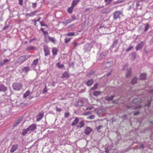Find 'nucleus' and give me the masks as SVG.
Listing matches in <instances>:
<instances>
[{
    "mask_svg": "<svg viewBox=\"0 0 153 153\" xmlns=\"http://www.w3.org/2000/svg\"><path fill=\"white\" fill-rule=\"evenodd\" d=\"M142 101L141 99L139 98L134 99L133 100L132 102L135 105L132 106L127 105L126 106V107L128 109L132 108L133 109H135L139 108L140 107L139 105Z\"/></svg>",
    "mask_w": 153,
    "mask_h": 153,
    "instance_id": "nucleus-1",
    "label": "nucleus"
},
{
    "mask_svg": "<svg viewBox=\"0 0 153 153\" xmlns=\"http://www.w3.org/2000/svg\"><path fill=\"white\" fill-rule=\"evenodd\" d=\"M12 87L13 89L16 91H19L22 88V85L19 83H15L13 84Z\"/></svg>",
    "mask_w": 153,
    "mask_h": 153,
    "instance_id": "nucleus-2",
    "label": "nucleus"
},
{
    "mask_svg": "<svg viewBox=\"0 0 153 153\" xmlns=\"http://www.w3.org/2000/svg\"><path fill=\"white\" fill-rule=\"evenodd\" d=\"M123 15L122 12L120 11H115L113 14V18L114 20L120 19V16Z\"/></svg>",
    "mask_w": 153,
    "mask_h": 153,
    "instance_id": "nucleus-3",
    "label": "nucleus"
},
{
    "mask_svg": "<svg viewBox=\"0 0 153 153\" xmlns=\"http://www.w3.org/2000/svg\"><path fill=\"white\" fill-rule=\"evenodd\" d=\"M26 59V57L25 56H22L19 58L16 61V63L19 64H21L25 62Z\"/></svg>",
    "mask_w": 153,
    "mask_h": 153,
    "instance_id": "nucleus-4",
    "label": "nucleus"
},
{
    "mask_svg": "<svg viewBox=\"0 0 153 153\" xmlns=\"http://www.w3.org/2000/svg\"><path fill=\"white\" fill-rule=\"evenodd\" d=\"M23 119V117H19L16 120V122L14 123L13 125V127H16L22 121Z\"/></svg>",
    "mask_w": 153,
    "mask_h": 153,
    "instance_id": "nucleus-5",
    "label": "nucleus"
},
{
    "mask_svg": "<svg viewBox=\"0 0 153 153\" xmlns=\"http://www.w3.org/2000/svg\"><path fill=\"white\" fill-rule=\"evenodd\" d=\"M44 36V41L46 43L48 42V38L49 36L48 35V33L47 31H43V33Z\"/></svg>",
    "mask_w": 153,
    "mask_h": 153,
    "instance_id": "nucleus-6",
    "label": "nucleus"
},
{
    "mask_svg": "<svg viewBox=\"0 0 153 153\" xmlns=\"http://www.w3.org/2000/svg\"><path fill=\"white\" fill-rule=\"evenodd\" d=\"M7 90V88L2 84H0V92H5Z\"/></svg>",
    "mask_w": 153,
    "mask_h": 153,
    "instance_id": "nucleus-7",
    "label": "nucleus"
},
{
    "mask_svg": "<svg viewBox=\"0 0 153 153\" xmlns=\"http://www.w3.org/2000/svg\"><path fill=\"white\" fill-rule=\"evenodd\" d=\"M44 51L45 56H47L49 54L50 51L47 46H44Z\"/></svg>",
    "mask_w": 153,
    "mask_h": 153,
    "instance_id": "nucleus-8",
    "label": "nucleus"
},
{
    "mask_svg": "<svg viewBox=\"0 0 153 153\" xmlns=\"http://www.w3.org/2000/svg\"><path fill=\"white\" fill-rule=\"evenodd\" d=\"M69 77V75L67 71H65L62 74V78H65L68 79Z\"/></svg>",
    "mask_w": 153,
    "mask_h": 153,
    "instance_id": "nucleus-9",
    "label": "nucleus"
},
{
    "mask_svg": "<svg viewBox=\"0 0 153 153\" xmlns=\"http://www.w3.org/2000/svg\"><path fill=\"white\" fill-rule=\"evenodd\" d=\"M39 60L38 59H34L31 64L32 66L33 67L37 66L39 64Z\"/></svg>",
    "mask_w": 153,
    "mask_h": 153,
    "instance_id": "nucleus-10",
    "label": "nucleus"
},
{
    "mask_svg": "<svg viewBox=\"0 0 153 153\" xmlns=\"http://www.w3.org/2000/svg\"><path fill=\"white\" fill-rule=\"evenodd\" d=\"M18 145L16 144L13 145L11 148V149L10 150V152L11 153L14 152L18 149Z\"/></svg>",
    "mask_w": 153,
    "mask_h": 153,
    "instance_id": "nucleus-11",
    "label": "nucleus"
},
{
    "mask_svg": "<svg viewBox=\"0 0 153 153\" xmlns=\"http://www.w3.org/2000/svg\"><path fill=\"white\" fill-rule=\"evenodd\" d=\"M92 131V129L89 127H87L85 130V133L86 134L89 135Z\"/></svg>",
    "mask_w": 153,
    "mask_h": 153,
    "instance_id": "nucleus-12",
    "label": "nucleus"
},
{
    "mask_svg": "<svg viewBox=\"0 0 153 153\" xmlns=\"http://www.w3.org/2000/svg\"><path fill=\"white\" fill-rule=\"evenodd\" d=\"M29 70V68H22L21 70H20V69H19V71L21 73H26Z\"/></svg>",
    "mask_w": 153,
    "mask_h": 153,
    "instance_id": "nucleus-13",
    "label": "nucleus"
},
{
    "mask_svg": "<svg viewBox=\"0 0 153 153\" xmlns=\"http://www.w3.org/2000/svg\"><path fill=\"white\" fill-rule=\"evenodd\" d=\"M28 129L29 131H33L36 128V127L35 124H32L28 128Z\"/></svg>",
    "mask_w": 153,
    "mask_h": 153,
    "instance_id": "nucleus-14",
    "label": "nucleus"
},
{
    "mask_svg": "<svg viewBox=\"0 0 153 153\" xmlns=\"http://www.w3.org/2000/svg\"><path fill=\"white\" fill-rule=\"evenodd\" d=\"M131 69L130 68L127 71L126 75V77L128 78L131 77Z\"/></svg>",
    "mask_w": 153,
    "mask_h": 153,
    "instance_id": "nucleus-15",
    "label": "nucleus"
},
{
    "mask_svg": "<svg viewBox=\"0 0 153 153\" xmlns=\"http://www.w3.org/2000/svg\"><path fill=\"white\" fill-rule=\"evenodd\" d=\"M84 121L82 120L79 122V124L77 125L76 127L77 128H81L84 127Z\"/></svg>",
    "mask_w": 153,
    "mask_h": 153,
    "instance_id": "nucleus-16",
    "label": "nucleus"
},
{
    "mask_svg": "<svg viewBox=\"0 0 153 153\" xmlns=\"http://www.w3.org/2000/svg\"><path fill=\"white\" fill-rule=\"evenodd\" d=\"M79 119L78 117H76L75 119L71 123L72 126H74L76 125L79 122Z\"/></svg>",
    "mask_w": 153,
    "mask_h": 153,
    "instance_id": "nucleus-17",
    "label": "nucleus"
},
{
    "mask_svg": "<svg viewBox=\"0 0 153 153\" xmlns=\"http://www.w3.org/2000/svg\"><path fill=\"white\" fill-rule=\"evenodd\" d=\"M43 114L39 113L36 117L37 121H39L43 118Z\"/></svg>",
    "mask_w": 153,
    "mask_h": 153,
    "instance_id": "nucleus-18",
    "label": "nucleus"
},
{
    "mask_svg": "<svg viewBox=\"0 0 153 153\" xmlns=\"http://www.w3.org/2000/svg\"><path fill=\"white\" fill-rule=\"evenodd\" d=\"M37 12L36 11H35L33 12H32L30 13H27L26 14V16L31 17L34 16L35 14Z\"/></svg>",
    "mask_w": 153,
    "mask_h": 153,
    "instance_id": "nucleus-19",
    "label": "nucleus"
},
{
    "mask_svg": "<svg viewBox=\"0 0 153 153\" xmlns=\"http://www.w3.org/2000/svg\"><path fill=\"white\" fill-rule=\"evenodd\" d=\"M143 42H142L140 44H139L136 47V50L138 51V50L141 49L143 47Z\"/></svg>",
    "mask_w": 153,
    "mask_h": 153,
    "instance_id": "nucleus-20",
    "label": "nucleus"
},
{
    "mask_svg": "<svg viewBox=\"0 0 153 153\" xmlns=\"http://www.w3.org/2000/svg\"><path fill=\"white\" fill-rule=\"evenodd\" d=\"M114 97L115 96L114 95H112L110 97L106 96L105 97V100L109 101L112 100Z\"/></svg>",
    "mask_w": 153,
    "mask_h": 153,
    "instance_id": "nucleus-21",
    "label": "nucleus"
},
{
    "mask_svg": "<svg viewBox=\"0 0 153 153\" xmlns=\"http://www.w3.org/2000/svg\"><path fill=\"white\" fill-rule=\"evenodd\" d=\"M48 42L49 41L52 42L53 44H55L56 40L55 39L52 37H50V36L48 38Z\"/></svg>",
    "mask_w": 153,
    "mask_h": 153,
    "instance_id": "nucleus-22",
    "label": "nucleus"
},
{
    "mask_svg": "<svg viewBox=\"0 0 153 153\" xmlns=\"http://www.w3.org/2000/svg\"><path fill=\"white\" fill-rule=\"evenodd\" d=\"M77 104L79 106H81L84 105V100H79L77 102Z\"/></svg>",
    "mask_w": 153,
    "mask_h": 153,
    "instance_id": "nucleus-23",
    "label": "nucleus"
},
{
    "mask_svg": "<svg viewBox=\"0 0 153 153\" xmlns=\"http://www.w3.org/2000/svg\"><path fill=\"white\" fill-rule=\"evenodd\" d=\"M94 82V81L93 79H91L88 81L86 82V85L88 86H91L93 84Z\"/></svg>",
    "mask_w": 153,
    "mask_h": 153,
    "instance_id": "nucleus-24",
    "label": "nucleus"
},
{
    "mask_svg": "<svg viewBox=\"0 0 153 153\" xmlns=\"http://www.w3.org/2000/svg\"><path fill=\"white\" fill-rule=\"evenodd\" d=\"M131 59L132 60H134L136 57V54L135 53L133 52L130 54Z\"/></svg>",
    "mask_w": 153,
    "mask_h": 153,
    "instance_id": "nucleus-25",
    "label": "nucleus"
},
{
    "mask_svg": "<svg viewBox=\"0 0 153 153\" xmlns=\"http://www.w3.org/2000/svg\"><path fill=\"white\" fill-rule=\"evenodd\" d=\"M146 74H142L140 76V78L141 79L144 80L146 79Z\"/></svg>",
    "mask_w": 153,
    "mask_h": 153,
    "instance_id": "nucleus-26",
    "label": "nucleus"
},
{
    "mask_svg": "<svg viewBox=\"0 0 153 153\" xmlns=\"http://www.w3.org/2000/svg\"><path fill=\"white\" fill-rule=\"evenodd\" d=\"M79 1V0H74L73 1L72 3V5L74 7L78 4V3Z\"/></svg>",
    "mask_w": 153,
    "mask_h": 153,
    "instance_id": "nucleus-27",
    "label": "nucleus"
},
{
    "mask_svg": "<svg viewBox=\"0 0 153 153\" xmlns=\"http://www.w3.org/2000/svg\"><path fill=\"white\" fill-rule=\"evenodd\" d=\"M57 49L56 48H53L52 49V52L53 55H56L57 54Z\"/></svg>",
    "mask_w": 153,
    "mask_h": 153,
    "instance_id": "nucleus-28",
    "label": "nucleus"
},
{
    "mask_svg": "<svg viewBox=\"0 0 153 153\" xmlns=\"http://www.w3.org/2000/svg\"><path fill=\"white\" fill-rule=\"evenodd\" d=\"M137 78L135 77L132 79L131 83L132 84H136L137 82Z\"/></svg>",
    "mask_w": 153,
    "mask_h": 153,
    "instance_id": "nucleus-29",
    "label": "nucleus"
},
{
    "mask_svg": "<svg viewBox=\"0 0 153 153\" xmlns=\"http://www.w3.org/2000/svg\"><path fill=\"white\" fill-rule=\"evenodd\" d=\"M36 49V48L35 47L30 46L27 47L26 49V50L29 51L32 50H35Z\"/></svg>",
    "mask_w": 153,
    "mask_h": 153,
    "instance_id": "nucleus-30",
    "label": "nucleus"
},
{
    "mask_svg": "<svg viewBox=\"0 0 153 153\" xmlns=\"http://www.w3.org/2000/svg\"><path fill=\"white\" fill-rule=\"evenodd\" d=\"M74 9V7L71 6L70 7H69L68 9V12L70 13H71L72 12V11Z\"/></svg>",
    "mask_w": 153,
    "mask_h": 153,
    "instance_id": "nucleus-31",
    "label": "nucleus"
},
{
    "mask_svg": "<svg viewBox=\"0 0 153 153\" xmlns=\"http://www.w3.org/2000/svg\"><path fill=\"white\" fill-rule=\"evenodd\" d=\"M30 94V91H27L23 95V97L25 98Z\"/></svg>",
    "mask_w": 153,
    "mask_h": 153,
    "instance_id": "nucleus-32",
    "label": "nucleus"
},
{
    "mask_svg": "<svg viewBox=\"0 0 153 153\" xmlns=\"http://www.w3.org/2000/svg\"><path fill=\"white\" fill-rule=\"evenodd\" d=\"M28 131H29L28 129V128L24 129L22 132V135L23 136L25 135L27 133Z\"/></svg>",
    "mask_w": 153,
    "mask_h": 153,
    "instance_id": "nucleus-33",
    "label": "nucleus"
},
{
    "mask_svg": "<svg viewBox=\"0 0 153 153\" xmlns=\"http://www.w3.org/2000/svg\"><path fill=\"white\" fill-rule=\"evenodd\" d=\"M147 103L146 104V105L147 106H149L151 105V102L152 101V98L150 100H148Z\"/></svg>",
    "mask_w": 153,
    "mask_h": 153,
    "instance_id": "nucleus-34",
    "label": "nucleus"
},
{
    "mask_svg": "<svg viewBox=\"0 0 153 153\" xmlns=\"http://www.w3.org/2000/svg\"><path fill=\"white\" fill-rule=\"evenodd\" d=\"M98 85L97 83L95 84L94 86L91 88V90H94L97 89V88Z\"/></svg>",
    "mask_w": 153,
    "mask_h": 153,
    "instance_id": "nucleus-35",
    "label": "nucleus"
},
{
    "mask_svg": "<svg viewBox=\"0 0 153 153\" xmlns=\"http://www.w3.org/2000/svg\"><path fill=\"white\" fill-rule=\"evenodd\" d=\"M100 92L99 91H95L94 93V95L96 97L99 95L100 94Z\"/></svg>",
    "mask_w": 153,
    "mask_h": 153,
    "instance_id": "nucleus-36",
    "label": "nucleus"
},
{
    "mask_svg": "<svg viewBox=\"0 0 153 153\" xmlns=\"http://www.w3.org/2000/svg\"><path fill=\"white\" fill-rule=\"evenodd\" d=\"M74 35V32H70L68 33L67 34V35L68 36H73Z\"/></svg>",
    "mask_w": 153,
    "mask_h": 153,
    "instance_id": "nucleus-37",
    "label": "nucleus"
},
{
    "mask_svg": "<svg viewBox=\"0 0 153 153\" xmlns=\"http://www.w3.org/2000/svg\"><path fill=\"white\" fill-rule=\"evenodd\" d=\"M10 60L7 59H5L4 60V61L3 62H2L3 64V65L4 64L6 63L7 62L9 61Z\"/></svg>",
    "mask_w": 153,
    "mask_h": 153,
    "instance_id": "nucleus-38",
    "label": "nucleus"
},
{
    "mask_svg": "<svg viewBox=\"0 0 153 153\" xmlns=\"http://www.w3.org/2000/svg\"><path fill=\"white\" fill-rule=\"evenodd\" d=\"M103 126L102 125H100L98 126L97 127V131L98 132H100V131H99L102 128Z\"/></svg>",
    "mask_w": 153,
    "mask_h": 153,
    "instance_id": "nucleus-39",
    "label": "nucleus"
},
{
    "mask_svg": "<svg viewBox=\"0 0 153 153\" xmlns=\"http://www.w3.org/2000/svg\"><path fill=\"white\" fill-rule=\"evenodd\" d=\"M70 114L69 112H66L65 113V118H68V117L70 115Z\"/></svg>",
    "mask_w": 153,
    "mask_h": 153,
    "instance_id": "nucleus-40",
    "label": "nucleus"
},
{
    "mask_svg": "<svg viewBox=\"0 0 153 153\" xmlns=\"http://www.w3.org/2000/svg\"><path fill=\"white\" fill-rule=\"evenodd\" d=\"M149 25L148 24H146V25L145 28V31L147 30L149 28Z\"/></svg>",
    "mask_w": 153,
    "mask_h": 153,
    "instance_id": "nucleus-41",
    "label": "nucleus"
},
{
    "mask_svg": "<svg viewBox=\"0 0 153 153\" xmlns=\"http://www.w3.org/2000/svg\"><path fill=\"white\" fill-rule=\"evenodd\" d=\"M71 39V38H65V42L66 43H68V42H69L70 41Z\"/></svg>",
    "mask_w": 153,
    "mask_h": 153,
    "instance_id": "nucleus-42",
    "label": "nucleus"
},
{
    "mask_svg": "<svg viewBox=\"0 0 153 153\" xmlns=\"http://www.w3.org/2000/svg\"><path fill=\"white\" fill-rule=\"evenodd\" d=\"M112 0H105V2L106 4H109Z\"/></svg>",
    "mask_w": 153,
    "mask_h": 153,
    "instance_id": "nucleus-43",
    "label": "nucleus"
},
{
    "mask_svg": "<svg viewBox=\"0 0 153 153\" xmlns=\"http://www.w3.org/2000/svg\"><path fill=\"white\" fill-rule=\"evenodd\" d=\"M37 3L36 2L33 3L32 4V7L33 8H36L37 6Z\"/></svg>",
    "mask_w": 153,
    "mask_h": 153,
    "instance_id": "nucleus-44",
    "label": "nucleus"
},
{
    "mask_svg": "<svg viewBox=\"0 0 153 153\" xmlns=\"http://www.w3.org/2000/svg\"><path fill=\"white\" fill-rule=\"evenodd\" d=\"M133 46H130L129 47L127 48L126 51H128L130 50H131V49H132L133 48Z\"/></svg>",
    "mask_w": 153,
    "mask_h": 153,
    "instance_id": "nucleus-45",
    "label": "nucleus"
},
{
    "mask_svg": "<svg viewBox=\"0 0 153 153\" xmlns=\"http://www.w3.org/2000/svg\"><path fill=\"white\" fill-rule=\"evenodd\" d=\"M122 118L123 119V120H125L127 119V117L126 115L125 114L124 115H123L122 117Z\"/></svg>",
    "mask_w": 153,
    "mask_h": 153,
    "instance_id": "nucleus-46",
    "label": "nucleus"
},
{
    "mask_svg": "<svg viewBox=\"0 0 153 153\" xmlns=\"http://www.w3.org/2000/svg\"><path fill=\"white\" fill-rule=\"evenodd\" d=\"M36 40V38H34L33 39H30L29 40V42L30 43H31V42H32L33 41H35Z\"/></svg>",
    "mask_w": 153,
    "mask_h": 153,
    "instance_id": "nucleus-47",
    "label": "nucleus"
},
{
    "mask_svg": "<svg viewBox=\"0 0 153 153\" xmlns=\"http://www.w3.org/2000/svg\"><path fill=\"white\" fill-rule=\"evenodd\" d=\"M56 109L57 111L60 112L62 110V109H61V108H58L57 107H56Z\"/></svg>",
    "mask_w": 153,
    "mask_h": 153,
    "instance_id": "nucleus-48",
    "label": "nucleus"
},
{
    "mask_svg": "<svg viewBox=\"0 0 153 153\" xmlns=\"http://www.w3.org/2000/svg\"><path fill=\"white\" fill-rule=\"evenodd\" d=\"M94 72H95V71H91L89 73L88 75H92L94 74Z\"/></svg>",
    "mask_w": 153,
    "mask_h": 153,
    "instance_id": "nucleus-49",
    "label": "nucleus"
},
{
    "mask_svg": "<svg viewBox=\"0 0 153 153\" xmlns=\"http://www.w3.org/2000/svg\"><path fill=\"white\" fill-rule=\"evenodd\" d=\"M40 24L42 26H46V25H45V23L42 21L40 22Z\"/></svg>",
    "mask_w": 153,
    "mask_h": 153,
    "instance_id": "nucleus-50",
    "label": "nucleus"
},
{
    "mask_svg": "<svg viewBox=\"0 0 153 153\" xmlns=\"http://www.w3.org/2000/svg\"><path fill=\"white\" fill-rule=\"evenodd\" d=\"M19 4L20 5H23V0H19Z\"/></svg>",
    "mask_w": 153,
    "mask_h": 153,
    "instance_id": "nucleus-51",
    "label": "nucleus"
},
{
    "mask_svg": "<svg viewBox=\"0 0 153 153\" xmlns=\"http://www.w3.org/2000/svg\"><path fill=\"white\" fill-rule=\"evenodd\" d=\"M94 115H91V116H90L89 117V118L90 119H94Z\"/></svg>",
    "mask_w": 153,
    "mask_h": 153,
    "instance_id": "nucleus-52",
    "label": "nucleus"
},
{
    "mask_svg": "<svg viewBox=\"0 0 153 153\" xmlns=\"http://www.w3.org/2000/svg\"><path fill=\"white\" fill-rule=\"evenodd\" d=\"M107 64H110V65H109V66H112V65L113 64V62L112 61H110L108 62Z\"/></svg>",
    "mask_w": 153,
    "mask_h": 153,
    "instance_id": "nucleus-53",
    "label": "nucleus"
},
{
    "mask_svg": "<svg viewBox=\"0 0 153 153\" xmlns=\"http://www.w3.org/2000/svg\"><path fill=\"white\" fill-rule=\"evenodd\" d=\"M8 27V25H7L6 26H5L3 28V30H6Z\"/></svg>",
    "mask_w": 153,
    "mask_h": 153,
    "instance_id": "nucleus-54",
    "label": "nucleus"
},
{
    "mask_svg": "<svg viewBox=\"0 0 153 153\" xmlns=\"http://www.w3.org/2000/svg\"><path fill=\"white\" fill-rule=\"evenodd\" d=\"M113 104H117L118 103L117 101L116 100H113L112 102Z\"/></svg>",
    "mask_w": 153,
    "mask_h": 153,
    "instance_id": "nucleus-55",
    "label": "nucleus"
},
{
    "mask_svg": "<svg viewBox=\"0 0 153 153\" xmlns=\"http://www.w3.org/2000/svg\"><path fill=\"white\" fill-rule=\"evenodd\" d=\"M140 5L139 1H137L136 3V6L137 7L139 6Z\"/></svg>",
    "mask_w": 153,
    "mask_h": 153,
    "instance_id": "nucleus-56",
    "label": "nucleus"
},
{
    "mask_svg": "<svg viewBox=\"0 0 153 153\" xmlns=\"http://www.w3.org/2000/svg\"><path fill=\"white\" fill-rule=\"evenodd\" d=\"M47 90L46 89V87L45 86V88H44V90H43V93H45L46 92H47Z\"/></svg>",
    "mask_w": 153,
    "mask_h": 153,
    "instance_id": "nucleus-57",
    "label": "nucleus"
},
{
    "mask_svg": "<svg viewBox=\"0 0 153 153\" xmlns=\"http://www.w3.org/2000/svg\"><path fill=\"white\" fill-rule=\"evenodd\" d=\"M139 112H135L134 114V116H137L138 115Z\"/></svg>",
    "mask_w": 153,
    "mask_h": 153,
    "instance_id": "nucleus-58",
    "label": "nucleus"
},
{
    "mask_svg": "<svg viewBox=\"0 0 153 153\" xmlns=\"http://www.w3.org/2000/svg\"><path fill=\"white\" fill-rule=\"evenodd\" d=\"M74 47H75L76 46H77V43L76 42H74Z\"/></svg>",
    "mask_w": 153,
    "mask_h": 153,
    "instance_id": "nucleus-59",
    "label": "nucleus"
},
{
    "mask_svg": "<svg viewBox=\"0 0 153 153\" xmlns=\"http://www.w3.org/2000/svg\"><path fill=\"white\" fill-rule=\"evenodd\" d=\"M72 21V20H68L67 21V22L68 23H71Z\"/></svg>",
    "mask_w": 153,
    "mask_h": 153,
    "instance_id": "nucleus-60",
    "label": "nucleus"
},
{
    "mask_svg": "<svg viewBox=\"0 0 153 153\" xmlns=\"http://www.w3.org/2000/svg\"><path fill=\"white\" fill-rule=\"evenodd\" d=\"M105 152L106 153H108L109 152V150L107 149H105Z\"/></svg>",
    "mask_w": 153,
    "mask_h": 153,
    "instance_id": "nucleus-61",
    "label": "nucleus"
},
{
    "mask_svg": "<svg viewBox=\"0 0 153 153\" xmlns=\"http://www.w3.org/2000/svg\"><path fill=\"white\" fill-rule=\"evenodd\" d=\"M57 66L58 67H63V65H61V66L60 65V64L59 63H58L57 64Z\"/></svg>",
    "mask_w": 153,
    "mask_h": 153,
    "instance_id": "nucleus-62",
    "label": "nucleus"
},
{
    "mask_svg": "<svg viewBox=\"0 0 153 153\" xmlns=\"http://www.w3.org/2000/svg\"><path fill=\"white\" fill-rule=\"evenodd\" d=\"M140 148H141L142 149H143L144 148V145L143 144H142L140 146Z\"/></svg>",
    "mask_w": 153,
    "mask_h": 153,
    "instance_id": "nucleus-63",
    "label": "nucleus"
},
{
    "mask_svg": "<svg viewBox=\"0 0 153 153\" xmlns=\"http://www.w3.org/2000/svg\"><path fill=\"white\" fill-rule=\"evenodd\" d=\"M150 93L151 94H153V89L150 91Z\"/></svg>",
    "mask_w": 153,
    "mask_h": 153,
    "instance_id": "nucleus-64",
    "label": "nucleus"
}]
</instances>
